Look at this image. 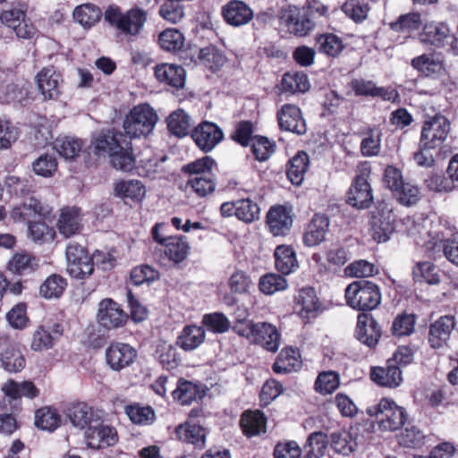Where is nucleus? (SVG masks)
<instances>
[{
	"label": "nucleus",
	"instance_id": "1",
	"mask_svg": "<svg viewBox=\"0 0 458 458\" xmlns=\"http://www.w3.org/2000/svg\"><path fill=\"white\" fill-rule=\"evenodd\" d=\"M347 304L360 310L355 330L356 338L362 344L372 346V337L368 335V327H372V284L369 281H355L345 289Z\"/></svg>",
	"mask_w": 458,
	"mask_h": 458
},
{
	"label": "nucleus",
	"instance_id": "2",
	"mask_svg": "<svg viewBox=\"0 0 458 458\" xmlns=\"http://www.w3.org/2000/svg\"><path fill=\"white\" fill-rule=\"evenodd\" d=\"M422 229L420 224H413L409 229L408 233L414 238L415 243L422 246L430 257L437 259L443 253L448 261L458 266V233L443 239L439 233L432 234Z\"/></svg>",
	"mask_w": 458,
	"mask_h": 458
},
{
	"label": "nucleus",
	"instance_id": "3",
	"mask_svg": "<svg viewBox=\"0 0 458 458\" xmlns=\"http://www.w3.org/2000/svg\"><path fill=\"white\" fill-rule=\"evenodd\" d=\"M104 17L120 35L128 40H133L142 32L148 13L137 6L123 13L118 6L110 5L106 10Z\"/></svg>",
	"mask_w": 458,
	"mask_h": 458
},
{
	"label": "nucleus",
	"instance_id": "4",
	"mask_svg": "<svg viewBox=\"0 0 458 458\" xmlns=\"http://www.w3.org/2000/svg\"><path fill=\"white\" fill-rule=\"evenodd\" d=\"M157 121L158 116L154 108L148 104H140L126 114L123 127L124 133L131 139L146 137L153 131Z\"/></svg>",
	"mask_w": 458,
	"mask_h": 458
},
{
	"label": "nucleus",
	"instance_id": "5",
	"mask_svg": "<svg viewBox=\"0 0 458 458\" xmlns=\"http://www.w3.org/2000/svg\"><path fill=\"white\" fill-rule=\"evenodd\" d=\"M408 414L390 398H382L374 409V424L383 432H394L401 428Z\"/></svg>",
	"mask_w": 458,
	"mask_h": 458
},
{
	"label": "nucleus",
	"instance_id": "6",
	"mask_svg": "<svg viewBox=\"0 0 458 458\" xmlns=\"http://www.w3.org/2000/svg\"><path fill=\"white\" fill-rule=\"evenodd\" d=\"M371 165L369 161L361 162L357 168L354 182L348 191L347 203L359 209L368 208L372 202L371 187L369 179Z\"/></svg>",
	"mask_w": 458,
	"mask_h": 458
},
{
	"label": "nucleus",
	"instance_id": "7",
	"mask_svg": "<svg viewBox=\"0 0 458 458\" xmlns=\"http://www.w3.org/2000/svg\"><path fill=\"white\" fill-rule=\"evenodd\" d=\"M67 272L75 278L83 280L94 272V262L88 250L77 242H71L66 247Z\"/></svg>",
	"mask_w": 458,
	"mask_h": 458
},
{
	"label": "nucleus",
	"instance_id": "8",
	"mask_svg": "<svg viewBox=\"0 0 458 458\" xmlns=\"http://www.w3.org/2000/svg\"><path fill=\"white\" fill-rule=\"evenodd\" d=\"M450 131L449 121L441 114L426 120L423 123L420 146L421 148H436L440 147Z\"/></svg>",
	"mask_w": 458,
	"mask_h": 458
},
{
	"label": "nucleus",
	"instance_id": "9",
	"mask_svg": "<svg viewBox=\"0 0 458 458\" xmlns=\"http://www.w3.org/2000/svg\"><path fill=\"white\" fill-rule=\"evenodd\" d=\"M394 214L390 204L381 201L374 210V241L386 242L394 233Z\"/></svg>",
	"mask_w": 458,
	"mask_h": 458
},
{
	"label": "nucleus",
	"instance_id": "10",
	"mask_svg": "<svg viewBox=\"0 0 458 458\" xmlns=\"http://www.w3.org/2000/svg\"><path fill=\"white\" fill-rule=\"evenodd\" d=\"M127 315L113 299L106 298L98 303L97 319L106 329H115L125 325Z\"/></svg>",
	"mask_w": 458,
	"mask_h": 458
},
{
	"label": "nucleus",
	"instance_id": "11",
	"mask_svg": "<svg viewBox=\"0 0 458 458\" xmlns=\"http://www.w3.org/2000/svg\"><path fill=\"white\" fill-rule=\"evenodd\" d=\"M191 138L199 148L207 153L222 141L224 133L215 123L204 121L193 129Z\"/></svg>",
	"mask_w": 458,
	"mask_h": 458
},
{
	"label": "nucleus",
	"instance_id": "12",
	"mask_svg": "<svg viewBox=\"0 0 458 458\" xmlns=\"http://www.w3.org/2000/svg\"><path fill=\"white\" fill-rule=\"evenodd\" d=\"M137 358V351L130 344L115 342L106 350V360L111 369L121 371L131 365Z\"/></svg>",
	"mask_w": 458,
	"mask_h": 458
},
{
	"label": "nucleus",
	"instance_id": "13",
	"mask_svg": "<svg viewBox=\"0 0 458 458\" xmlns=\"http://www.w3.org/2000/svg\"><path fill=\"white\" fill-rule=\"evenodd\" d=\"M51 212L48 205L42 203L35 197L26 199L21 205L14 207L11 211V217L15 222H27L36 217H46Z\"/></svg>",
	"mask_w": 458,
	"mask_h": 458
},
{
	"label": "nucleus",
	"instance_id": "14",
	"mask_svg": "<svg viewBox=\"0 0 458 458\" xmlns=\"http://www.w3.org/2000/svg\"><path fill=\"white\" fill-rule=\"evenodd\" d=\"M87 445L94 449L106 448L118 442L117 431L114 427L100 424L89 427L85 432Z\"/></svg>",
	"mask_w": 458,
	"mask_h": 458
},
{
	"label": "nucleus",
	"instance_id": "15",
	"mask_svg": "<svg viewBox=\"0 0 458 458\" xmlns=\"http://www.w3.org/2000/svg\"><path fill=\"white\" fill-rule=\"evenodd\" d=\"M126 140L125 135L114 129L101 131L93 137L91 146L96 155H107L108 157Z\"/></svg>",
	"mask_w": 458,
	"mask_h": 458
},
{
	"label": "nucleus",
	"instance_id": "16",
	"mask_svg": "<svg viewBox=\"0 0 458 458\" xmlns=\"http://www.w3.org/2000/svg\"><path fill=\"white\" fill-rule=\"evenodd\" d=\"M279 126L282 130L302 135L306 132V123L301 115V109L291 104L282 106L277 113Z\"/></svg>",
	"mask_w": 458,
	"mask_h": 458
},
{
	"label": "nucleus",
	"instance_id": "17",
	"mask_svg": "<svg viewBox=\"0 0 458 458\" xmlns=\"http://www.w3.org/2000/svg\"><path fill=\"white\" fill-rule=\"evenodd\" d=\"M329 218L327 215L317 213L308 224L302 235V242L307 247H315L326 240L329 230Z\"/></svg>",
	"mask_w": 458,
	"mask_h": 458
},
{
	"label": "nucleus",
	"instance_id": "18",
	"mask_svg": "<svg viewBox=\"0 0 458 458\" xmlns=\"http://www.w3.org/2000/svg\"><path fill=\"white\" fill-rule=\"evenodd\" d=\"M267 225L274 236L286 235L293 225L291 210L282 205L271 207L267 215Z\"/></svg>",
	"mask_w": 458,
	"mask_h": 458
},
{
	"label": "nucleus",
	"instance_id": "19",
	"mask_svg": "<svg viewBox=\"0 0 458 458\" xmlns=\"http://www.w3.org/2000/svg\"><path fill=\"white\" fill-rule=\"evenodd\" d=\"M225 22L233 27H241L249 23L253 18L252 9L243 1L232 0L222 8Z\"/></svg>",
	"mask_w": 458,
	"mask_h": 458
},
{
	"label": "nucleus",
	"instance_id": "20",
	"mask_svg": "<svg viewBox=\"0 0 458 458\" xmlns=\"http://www.w3.org/2000/svg\"><path fill=\"white\" fill-rule=\"evenodd\" d=\"M62 76L53 66L43 68L37 74L38 87L46 99H55L61 94Z\"/></svg>",
	"mask_w": 458,
	"mask_h": 458
},
{
	"label": "nucleus",
	"instance_id": "21",
	"mask_svg": "<svg viewBox=\"0 0 458 458\" xmlns=\"http://www.w3.org/2000/svg\"><path fill=\"white\" fill-rule=\"evenodd\" d=\"M56 226L59 233L65 238L79 233L82 229L81 208L76 207L62 208Z\"/></svg>",
	"mask_w": 458,
	"mask_h": 458
},
{
	"label": "nucleus",
	"instance_id": "22",
	"mask_svg": "<svg viewBox=\"0 0 458 458\" xmlns=\"http://www.w3.org/2000/svg\"><path fill=\"white\" fill-rule=\"evenodd\" d=\"M154 73L159 82L176 89H182L185 85L186 72L181 65L160 64L155 66Z\"/></svg>",
	"mask_w": 458,
	"mask_h": 458
},
{
	"label": "nucleus",
	"instance_id": "23",
	"mask_svg": "<svg viewBox=\"0 0 458 458\" xmlns=\"http://www.w3.org/2000/svg\"><path fill=\"white\" fill-rule=\"evenodd\" d=\"M454 327V319L451 316H443L429 327L428 343L434 349L446 344Z\"/></svg>",
	"mask_w": 458,
	"mask_h": 458
},
{
	"label": "nucleus",
	"instance_id": "24",
	"mask_svg": "<svg viewBox=\"0 0 458 458\" xmlns=\"http://www.w3.org/2000/svg\"><path fill=\"white\" fill-rule=\"evenodd\" d=\"M159 251L164 254L173 265H178L184 261L190 251V245L184 236L168 237Z\"/></svg>",
	"mask_w": 458,
	"mask_h": 458
},
{
	"label": "nucleus",
	"instance_id": "25",
	"mask_svg": "<svg viewBox=\"0 0 458 458\" xmlns=\"http://www.w3.org/2000/svg\"><path fill=\"white\" fill-rule=\"evenodd\" d=\"M449 38V27L443 22L427 23L420 34V39L423 44L435 47H445Z\"/></svg>",
	"mask_w": 458,
	"mask_h": 458
},
{
	"label": "nucleus",
	"instance_id": "26",
	"mask_svg": "<svg viewBox=\"0 0 458 458\" xmlns=\"http://www.w3.org/2000/svg\"><path fill=\"white\" fill-rule=\"evenodd\" d=\"M256 327L253 343L262 345L268 352H277L281 336L276 327L267 322H258Z\"/></svg>",
	"mask_w": 458,
	"mask_h": 458
},
{
	"label": "nucleus",
	"instance_id": "27",
	"mask_svg": "<svg viewBox=\"0 0 458 458\" xmlns=\"http://www.w3.org/2000/svg\"><path fill=\"white\" fill-rule=\"evenodd\" d=\"M301 366L302 362L299 351L287 347L280 352L272 369L276 374H288L298 371Z\"/></svg>",
	"mask_w": 458,
	"mask_h": 458
},
{
	"label": "nucleus",
	"instance_id": "28",
	"mask_svg": "<svg viewBox=\"0 0 458 458\" xmlns=\"http://www.w3.org/2000/svg\"><path fill=\"white\" fill-rule=\"evenodd\" d=\"M285 25L291 33L303 37L313 30L315 22L306 13H301L299 9H294L290 10L285 16Z\"/></svg>",
	"mask_w": 458,
	"mask_h": 458
},
{
	"label": "nucleus",
	"instance_id": "29",
	"mask_svg": "<svg viewBox=\"0 0 458 458\" xmlns=\"http://www.w3.org/2000/svg\"><path fill=\"white\" fill-rule=\"evenodd\" d=\"M411 65L421 75L426 77H438L444 74L443 60L431 55H421L411 60Z\"/></svg>",
	"mask_w": 458,
	"mask_h": 458
},
{
	"label": "nucleus",
	"instance_id": "30",
	"mask_svg": "<svg viewBox=\"0 0 458 458\" xmlns=\"http://www.w3.org/2000/svg\"><path fill=\"white\" fill-rule=\"evenodd\" d=\"M174 433L179 440L191 444L198 448H203L205 445L207 431L200 425L180 424L175 428Z\"/></svg>",
	"mask_w": 458,
	"mask_h": 458
},
{
	"label": "nucleus",
	"instance_id": "31",
	"mask_svg": "<svg viewBox=\"0 0 458 458\" xmlns=\"http://www.w3.org/2000/svg\"><path fill=\"white\" fill-rule=\"evenodd\" d=\"M206 332L202 327L190 325L183 327L176 339V344L185 352L197 349L205 340Z\"/></svg>",
	"mask_w": 458,
	"mask_h": 458
},
{
	"label": "nucleus",
	"instance_id": "32",
	"mask_svg": "<svg viewBox=\"0 0 458 458\" xmlns=\"http://www.w3.org/2000/svg\"><path fill=\"white\" fill-rule=\"evenodd\" d=\"M114 194L121 199H130L140 202L145 198L146 188L139 180H121L114 183Z\"/></svg>",
	"mask_w": 458,
	"mask_h": 458
},
{
	"label": "nucleus",
	"instance_id": "33",
	"mask_svg": "<svg viewBox=\"0 0 458 458\" xmlns=\"http://www.w3.org/2000/svg\"><path fill=\"white\" fill-rule=\"evenodd\" d=\"M240 424L244 435L250 437L266 432L267 418L259 411H246L241 417Z\"/></svg>",
	"mask_w": 458,
	"mask_h": 458
},
{
	"label": "nucleus",
	"instance_id": "34",
	"mask_svg": "<svg viewBox=\"0 0 458 458\" xmlns=\"http://www.w3.org/2000/svg\"><path fill=\"white\" fill-rule=\"evenodd\" d=\"M112 166L117 170L130 172L135 166L131 143L127 140L109 156Z\"/></svg>",
	"mask_w": 458,
	"mask_h": 458
},
{
	"label": "nucleus",
	"instance_id": "35",
	"mask_svg": "<svg viewBox=\"0 0 458 458\" xmlns=\"http://www.w3.org/2000/svg\"><path fill=\"white\" fill-rule=\"evenodd\" d=\"M309 164V156L304 151H299L289 160L286 174L293 184L300 185L303 182Z\"/></svg>",
	"mask_w": 458,
	"mask_h": 458
},
{
	"label": "nucleus",
	"instance_id": "36",
	"mask_svg": "<svg viewBox=\"0 0 458 458\" xmlns=\"http://www.w3.org/2000/svg\"><path fill=\"white\" fill-rule=\"evenodd\" d=\"M297 305L300 306V316L311 318L317 316L319 308L318 299L313 288H302L296 297Z\"/></svg>",
	"mask_w": 458,
	"mask_h": 458
},
{
	"label": "nucleus",
	"instance_id": "37",
	"mask_svg": "<svg viewBox=\"0 0 458 458\" xmlns=\"http://www.w3.org/2000/svg\"><path fill=\"white\" fill-rule=\"evenodd\" d=\"M276 269L283 275H289L298 267L296 254L293 248L286 245L277 246L275 253Z\"/></svg>",
	"mask_w": 458,
	"mask_h": 458
},
{
	"label": "nucleus",
	"instance_id": "38",
	"mask_svg": "<svg viewBox=\"0 0 458 458\" xmlns=\"http://www.w3.org/2000/svg\"><path fill=\"white\" fill-rule=\"evenodd\" d=\"M403 381L402 371L394 364L384 367H374V382L386 387H396Z\"/></svg>",
	"mask_w": 458,
	"mask_h": 458
},
{
	"label": "nucleus",
	"instance_id": "39",
	"mask_svg": "<svg viewBox=\"0 0 458 458\" xmlns=\"http://www.w3.org/2000/svg\"><path fill=\"white\" fill-rule=\"evenodd\" d=\"M9 270L19 276H26L38 267V259L30 253H16L8 265Z\"/></svg>",
	"mask_w": 458,
	"mask_h": 458
},
{
	"label": "nucleus",
	"instance_id": "40",
	"mask_svg": "<svg viewBox=\"0 0 458 458\" xmlns=\"http://www.w3.org/2000/svg\"><path fill=\"white\" fill-rule=\"evenodd\" d=\"M172 395L174 400L182 405H189L193 401L202 397L197 385L183 379L178 381L176 388L172 392Z\"/></svg>",
	"mask_w": 458,
	"mask_h": 458
},
{
	"label": "nucleus",
	"instance_id": "41",
	"mask_svg": "<svg viewBox=\"0 0 458 458\" xmlns=\"http://www.w3.org/2000/svg\"><path fill=\"white\" fill-rule=\"evenodd\" d=\"M315 47L319 53L332 57L337 56L344 47L342 39L333 33L318 35Z\"/></svg>",
	"mask_w": 458,
	"mask_h": 458
},
{
	"label": "nucleus",
	"instance_id": "42",
	"mask_svg": "<svg viewBox=\"0 0 458 458\" xmlns=\"http://www.w3.org/2000/svg\"><path fill=\"white\" fill-rule=\"evenodd\" d=\"M66 415L74 427L85 428L90 423L93 411L85 403H72L66 409Z\"/></svg>",
	"mask_w": 458,
	"mask_h": 458
},
{
	"label": "nucleus",
	"instance_id": "43",
	"mask_svg": "<svg viewBox=\"0 0 458 458\" xmlns=\"http://www.w3.org/2000/svg\"><path fill=\"white\" fill-rule=\"evenodd\" d=\"M101 16V10L92 4H81L73 11L74 21L85 29H89L96 25L100 21Z\"/></svg>",
	"mask_w": 458,
	"mask_h": 458
},
{
	"label": "nucleus",
	"instance_id": "44",
	"mask_svg": "<svg viewBox=\"0 0 458 458\" xmlns=\"http://www.w3.org/2000/svg\"><path fill=\"white\" fill-rule=\"evenodd\" d=\"M0 361L4 369L9 373H17L21 371L26 364L23 354L13 345L8 346L0 353Z\"/></svg>",
	"mask_w": 458,
	"mask_h": 458
},
{
	"label": "nucleus",
	"instance_id": "45",
	"mask_svg": "<svg viewBox=\"0 0 458 458\" xmlns=\"http://www.w3.org/2000/svg\"><path fill=\"white\" fill-rule=\"evenodd\" d=\"M329 445L335 454L347 456L355 450L356 443L349 432L338 430L329 436Z\"/></svg>",
	"mask_w": 458,
	"mask_h": 458
},
{
	"label": "nucleus",
	"instance_id": "46",
	"mask_svg": "<svg viewBox=\"0 0 458 458\" xmlns=\"http://www.w3.org/2000/svg\"><path fill=\"white\" fill-rule=\"evenodd\" d=\"M167 127L169 131L177 137L186 136L191 128V117L183 110H176L167 118Z\"/></svg>",
	"mask_w": 458,
	"mask_h": 458
},
{
	"label": "nucleus",
	"instance_id": "47",
	"mask_svg": "<svg viewBox=\"0 0 458 458\" xmlns=\"http://www.w3.org/2000/svg\"><path fill=\"white\" fill-rule=\"evenodd\" d=\"M282 90L294 94L306 92L310 89L308 76L303 72H286L282 79Z\"/></svg>",
	"mask_w": 458,
	"mask_h": 458
},
{
	"label": "nucleus",
	"instance_id": "48",
	"mask_svg": "<svg viewBox=\"0 0 458 458\" xmlns=\"http://www.w3.org/2000/svg\"><path fill=\"white\" fill-rule=\"evenodd\" d=\"M67 286L66 279L63 276L53 274L49 276L40 285L39 293L46 299L59 298Z\"/></svg>",
	"mask_w": 458,
	"mask_h": 458
},
{
	"label": "nucleus",
	"instance_id": "49",
	"mask_svg": "<svg viewBox=\"0 0 458 458\" xmlns=\"http://www.w3.org/2000/svg\"><path fill=\"white\" fill-rule=\"evenodd\" d=\"M216 165L215 160L209 157L205 156L201 158L196 159L182 167V172L189 175V178L194 176H207L215 175L212 173V168Z\"/></svg>",
	"mask_w": 458,
	"mask_h": 458
},
{
	"label": "nucleus",
	"instance_id": "50",
	"mask_svg": "<svg viewBox=\"0 0 458 458\" xmlns=\"http://www.w3.org/2000/svg\"><path fill=\"white\" fill-rule=\"evenodd\" d=\"M438 268L428 261L418 262L413 267V278L417 282L437 284L440 282Z\"/></svg>",
	"mask_w": 458,
	"mask_h": 458
},
{
	"label": "nucleus",
	"instance_id": "51",
	"mask_svg": "<svg viewBox=\"0 0 458 458\" xmlns=\"http://www.w3.org/2000/svg\"><path fill=\"white\" fill-rule=\"evenodd\" d=\"M83 147L82 140L65 137L64 139H57L54 142V148L58 154L65 159L72 160L77 157Z\"/></svg>",
	"mask_w": 458,
	"mask_h": 458
},
{
	"label": "nucleus",
	"instance_id": "52",
	"mask_svg": "<svg viewBox=\"0 0 458 458\" xmlns=\"http://www.w3.org/2000/svg\"><path fill=\"white\" fill-rule=\"evenodd\" d=\"M60 416L55 410L43 407L36 411L35 425L43 430L54 431L60 425Z\"/></svg>",
	"mask_w": 458,
	"mask_h": 458
},
{
	"label": "nucleus",
	"instance_id": "53",
	"mask_svg": "<svg viewBox=\"0 0 458 458\" xmlns=\"http://www.w3.org/2000/svg\"><path fill=\"white\" fill-rule=\"evenodd\" d=\"M166 157L163 156L160 157H153L145 160L140 161L139 166V174L141 176L148 177L150 179L160 178L164 176L165 170L164 167V162L166 160Z\"/></svg>",
	"mask_w": 458,
	"mask_h": 458
},
{
	"label": "nucleus",
	"instance_id": "54",
	"mask_svg": "<svg viewBox=\"0 0 458 458\" xmlns=\"http://www.w3.org/2000/svg\"><path fill=\"white\" fill-rule=\"evenodd\" d=\"M190 187L199 197L204 198L212 194L216 187V175L194 176L187 180Z\"/></svg>",
	"mask_w": 458,
	"mask_h": 458
},
{
	"label": "nucleus",
	"instance_id": "55",
	"mask_svg": "<svg viewBox=\"0 0 458 458\" xmlns=\"http://www.w3.org/2000/svg\"><path fill=\"white\" fill-rule=\"evenodd\" d=\"M29 236L38 244L50 243L55 240V231L44 222L29 223Z\"/></svg>",
	"mask_w": 458,
	"mask_h": 458
},
{
	"label": "nucleus",
	"instance_id": "56",
	"mask_svg": "<svg viewBox=\"0 0 458 458\" xmlns=\"http://www.w3.org/2000/svg\"><path fill=\"white\" fill-rule=\"evenodd\" d=\"M259 208L249 198L236 200V217L244 223H252L259 218Z\"/></svg>",
	"mask_w": 458,
	"mask_h": 458
},
{
	"label": "nucleus",
	"instance_id": "57",
	"mask_svg": "<svg viewBox=\"0 0 458 458\" xmlns=\"http://www.w3.org/2000/svg\"><path fill=\"white\" fill-rule=\"evenodd\" d=\"M125 412L134 424L149 425L156 419L155 411L150 406L128 405L125 407Z\"/></svg>",
	"mask_w": 458,
	"mask_h": 458
},
{
	"label": "nucleus",
	"instance_id": "58",
	"mask_svg": "<svg viewBox=\"0 0 458 458\" xmlns=\"http://www.w3.org/2000/svg\"><path fill=\"white\" fill-rule=\"evenodd\" d=\"M160 47L168 52L181 50L184 45V37L176 29H168L160 33L158 37Z\"/></svg>",
	"mask_w": 458,
	"mask_h": 458
},
{
	"label": "nucleus",
	"instance_id": "59",
	"mask_svg": "<svg viewBox=\"0 0 458 458\" xmlns=\"http://www.w3.org/2000/svg\"><path fill=\"white\" fill-rule=\"evenodd\" d=\"M329 445V436L322 431H316L311 433L307 443L304 445V451L306 454H315L318 458L322 456Z\"/></svg>",
	"mask_w": 458,
	"mask_h": 458
},
{
	"label": "nucleus",
	"instance_id": "60",
	"mask_svg": "<svg viewBox=\"0 0 458 458\" xmlns=\"http://www.w3.org/2000/svg\"><path fill=\"white\" fill-rule=\"evenodd\" d=\"M340 385L338 373L335 371H324L318 374L314 388L321 394H332Z\"/></svg>",
	"mask_w": 458,
	"mask_h": 458
},
{
	"label": "nucleus",
	"instance_id": "61",
	"mask_svg": "<svg viewBox=\"0 0 458 458\" xmlns=\"http://www.w3.org/2000/svg\"><path fill=\"white\" fill-rule=\"evenodd\" d=\"M202 324L212 333L224 334L231 327V322L222 312L205 314L202 318Z\"/></svg>",
	"mask_w": 458,
	"mask_h": 458
},
{
	"label": "nucleus",
	"instance_id": "62",
	"mask_svg": "<svg viewBox=\"0 0 458 458\" xmlns=\"http://www.w3.org/2000/svg\"><path fill=\"white\" fill-rule=\"evenodd\" d=\"M287 281L284 277L276 274H267L260 277L259 287L265 294H273L287 288Z\"/></svg>",
	"mask_w": 458,
	"mask_h": 458
},
{
	"label": "nucleus",
	"instance_id": "63",
	"mask_svg": "<svg viewBox=\"0 0 458 458\" xmlns=\"http://www.w3.org/2000/svg\"><path fill=\"white\" fill-rule=\"evenodd\" d=\"M33 172L42 177H51L57 170V161L53 155L42 154L32 163Z\"/></svg>",
	"mask_w": 458,
	"mask_h": 458
},
{
	"label": "nucleus",
	"instance_id": "64",
	"mask_svg": "<svg viewBox=\"0 0 458 458\" xmlns=\"http://www.w3.org/2000/svg\"><path fill=\"white\" fill-rule=\"evenodd\" d=\"M394 194L397 200L404 206L414 205L420 198L419 188L404 182L394 191Z\"/></svg>",
	"mask_w": 458,
	"mask_h": 458
}]
</instances>
